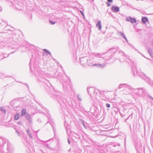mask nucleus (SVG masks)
<instances>
[{"label": "nucleus", "mask_w": 153, "mask_h": 153, "mask_svg": "<svg viewBox=\"0 0 153 153\" xmlns=\"http://www.w3.org/2000/svg\"><path fill=\"white\" fill-rule=\"evenodd\" d=\"M105 53L101 54L100 53H94V55L96 57L98 58V59H102L103 58L105 57L103 56Z\"/></svg>", "instance_id": "9"}, {"label": "nucleus", "mask_w": 153, "mask_h": 153, "mask_svg": "<svg viewBox=\"0 0 153 153\" xmlns=\"http://www.w3.org/2000/svg\"><path fill=\"white\" fill-rule=\"evenodd\" d=\"M80 63L81 64L84 66L87 65L88 58L86 57H84L79 58Z\"/></svg>", "instance_id": "5"}, {"label": "nucleus", "mask_w": 153, "mask_h": 153, "mask_svg": "<svg viewBox=\"0 0 153 153\" xmlns=\"http://www.w3.org/2000/svg\"><path fill=\"white\" fill-rule=\"evenodd\" d=\"M26 131L28 135L29 136V137L31 138H32V136L31 134L30 131L29 130V129H28Z\"/></svg>", "instance_id": "17"}, {"label": "nucleus", "mask_w": 153, "mask_h": 153, "mask_svg": "<svg viewBox=\"0 0 153 153\" xmlns=\"http://www.w3.org/2000/svg\"><path fill=\"white\" fill-rule=\"evenodd\" d=\"M134 92H136L137 95L138 96H140L144 97L147 95V92L144 89L142 88L135 89Z\"/></svg>", "instance_id": "4"}, {"label": "nucleus", "mask_w": 153, "mask_h": 153, "mask_svg": "<svg viewBox=\"0 0 153 153\" xmlns=\"http://www.w3.org/2000/svg\"><path fill=\"white\" fill-rule=\"evenodd\" d=\"M108 2H112L113 0H107Z\"/></svg>", "instance_id": "29"}, {"label": "nucleus", "mask_w": 153, "mask_h": 153, "mask_svg": "<svg viewBox=\"0 0 153 153\" xmlns=\"http://www.w3.org/2000/svg\"><path fill=\"white\" fill-rule=\"evenodd\" d=\"M131 86H129V89H131Z\"/></svg>", "instance_id": "37"}, {"label": "nucleus", "mask_w": 153, "mask_h": 153, "mask_svg": "<svg viewBox=\"0 0 153 153\" xmlns=\"http://www.w3.org/2000/svg\"><path fill=\"white\" fill-rule=\"evenodd\" d=\"M100 93L102 94V93L100 92Z\"/></svg>", "instance_id": "40"}, {"label": "nucleus", "mask_w": 153, "mask_h": 153, "mask_svg": "<svg viewBox=\"0 0 153 153\" xmlns=\"http://www.w3.org/2000/svg\"><path fill=\"white\" fill-rule=\"evenodd\" d=\"M49 22L51 24H52V25H54V24H55L56 23V22H55L52 21L51 20H49Z\"/></svg>", "instance_id": "24"}, {"label": "nucleus", "mask_w": 153, "mask_h": 153, "mask_svg": "<svg viewBox=\"0 0 153 153\" xmlns=\"http://www.w3.org/2000/svg\"><path fill=\"white\" fill-rule=\"evenodd\" d=\"M6 149H5L3 148V145L0 144V153H7L9 152L11 153L12 152V147L10 145L7 144V145Z\"/></svg>", "instance_id": "2"}, {"label": "nucleus", "mask_w": 153, "mask_h": 153, "mask_svg": "<svg viewBox=\"0 0 153 153\" xmlns=\"http://www.w3.org/2000/svg\"><path fill=\"white\" fill-rule=\"evenodd\" d=\"M118 35L119 36H121V37L124 38V39H125L126 41V42H128V40L126 38V37L125 34L123 33L120 31H118Z\"/></svg>", "instance_id": "10"}, {"label": "nucleus", "mask_w": 153, "mask_h": 153, "mask_svg": "<svg viewBox=\"0 0 153 153\" xmlns=\"http://www.w3.org/2000/svg\"><path fill=\"white\" fill-rule=\"evenodd\" d=\"M46 147L48 149L50 150H55V149H54V148H51L48 145H47L46 146Z\"/></svg>", "instance_id": "22"}, {"label": "nucleus", "mask_w": 153, "mask_h": 153, "mask_svg": "<svg viewBox=\"0 0 153 153\" xmlns=\"http://www.w3.org/2000/svg\"><path fill=\"white\" fill-rule=\"evenodd\" d=\"M80 12H81V14H82L83 16H84V14H83V13H82V12L81 11H80Z\"/></svg>", "instance_id": "35"}, {"label": "nucleus", "mask_w": 153, "mask_h": 153, "mask_svg": "<svg viewBox=\"0 0 153 153\" xmlns=\"http://www.w3.org/2000/svg\"><path fill=\"white\" fill-rule=\"evenodd\" d=\"M107 5L108 7H109L111 6V4L108 2L107 3Z\"/></svg>", "instance_id": "28"}, {"label": "nucleus", "mask_w": 153, "mask_h": 153, "mask_svg": "<svg viewBox=\"0 0 153 153\" xmlns=\"http://www.w3.org/2000/svg\"><path fill=\"white\" fill-rule=\"evenodd\" d=\"M96 27H98V29L99 30H100L102 29V25L101 24V22L100 21H99Z\"/></svg>", "instance_id": "14"}, {"label": "nucleus", "mask_w": 153, "mask_h": 153, "mask_svg": "<svg viewBox=\"0 0 153 153\" xmlns=\"http://www.w3.org/2000/svg\"><path fill=\"white\" fill-rule=\"evenodd\" d=\"M108 59L105 58V57L100 59H98L97 63L94 64L93 65V66H96L99 68H103L105 67L106 64L105 61Z\"/></svg>", "instance_id": "1"}, {"label": "nucleus", "mask_w": 153, "mask_h": 153, "mask_svg": "<svg viewBox=\"0 0 153 153\" xmlns=\"http://www.w3.org/2000/svg\"><path fill=\"white\" fill-rule=\"evenodd\" d=\"M92 1H94V0H92Z\"/></svg>", "instance_id": "41"}, {"label": "nucleus", "mask_w": 153, "mask_h": 153, "mask_svg": "<svg viewBox=\"0 0 153 153\" xmlns=\"http://www.w3.org/2000/svg\"><path fill=\"white\" fill-rule=\"evenodd\" d=\"M52 94H54V93L53 92Z\"/></svg>", "instance_id": "42"}, {"label": "nucleus", "mask_w": 153, "mask_h": 153, "mask_svg": "<svg viewBox=\"0 0 153 153\" xmlns=\"http://www.w3.org/2000/svg\"><path fill=\"white\" fill-rule=\"evenodd\" d=\"M52 128H53V131H54V127H53V126H52Z\"/></svg>", "instance_id": "38"}, {"label": "nucleus", "mask_w": 153, "mask_h": 153, "mask_svg": "<svg viewBox=\"0 0 153 153\" xmlns=\"http://www.w3.org/2000/svg\"><path fill=\"white\" fill-rule=\"evenodd\" d=\"M106 106H107V108H110V104H106Z\"/></svg>", "instance_id": "26"}, {"label": "nucleus", "mask_w": 153, "mask_h": 153, "mask_svg": "<svg viewBox=\"0 0 153 153\" xmlns=\"http://www.w3.org/2000/svg\"><path fill=\"white\" fill-rule=\"evenodd\" d=\"M26 117L27 119L28 120L30 123H31L32 121V119L30 115L28 114H27L26 115Z\"/></svg>", "instance_id": "15"}, {"label": "nucleus", "mask_w": 153, "mask_h": 153, "mask_svg": "<svg viewBox=\"0 0 153 153\" xmlns=\"http://www.w3.org/2000/svg\"><path fill=\"white\" fill-rule=\"evenodd\" d=\"M75 134H76L77 136H78V135L76 133H75Z\"/></svg>", "instance_id": "39"}, {"label": "nucleus", "mask_w": 153, "mask_h": 153, "mask_svg": "<svg viewBox=\"0 0 153 153\" xmlns=\"http://www.w3.org/2000/svg\"><path fill=\"white\" fill-rule=\"evenodd\" d=\"M82 125H83V126L85 128H86V127L85 126V124H84V123L83 122V123H82Z\"/></svg>", "instance_id": "32"}, {"label": "nucleus", "mask_w": 153, "mask_h": 153, "mask_svg": "<svg viewBox=\"0 0 153 153\" xmlns=\"http://www.w3.org/2000/svg\"><path fill=\"white\" fill-rule=\"evenodd\" d=\"M77 97L80 101H81L82 100V99L81 98L80 96L79 95H78Z\"/></svg>", "instance_id": "25"}, {"label": "nucleus", "mask_w": 153, "mask_h": 153, "mask_svg": "<svg viewBox=\"0 0 153 153\" xmlns=\"http://www.w3.org/2000/svg\"><path fill=\"white\" fill-rule=\"evenodd\" d=\"M19 118V114H17L15 115L14 117L15 120H18Z\"/></svg>", "instance_id": "21"}, {"label": "nucleus", "mask_w": 153, "mask_h": 153, "mask_svg": "<svg viewBox=\"0 0 153 153\" xmlns=\"http://www.w3.org/2000/svg\"><path fill=\"white\" fill-rule=\"evenodd\" d=\"M148 21L147 18L144 17L142 19V22L143 23H145L146 22Z\"/></svg>", "instance_id": "16"}, {"label": "nucleus", "mask_w": 153, "mask_h": 153, "mask_svg": "<svg viewBox=\"0 0 153 153\" xmlns=\"http://www.w3.org/2000/svg\"><path fill=\"white\" fill-rule=\"evenodd\" d=\"M140 76L142 78L148 81L149 79V78L146 76V75L144 73H142L140 75Z\"/></svg>", "instance_id": "12"}, {"label": "nucleus", "mask_w": 153, "mask_h": 153, "mask_svg": "<svg viewBox=\"0 0 153 153\" xmlns=\"http://www.w3.org/2000/svg\"><path fill=\"white\" fill-rule=\"evenodd\" d=\"M21 112H22V115L23 116V115H25V114L26 113V110L25 109H22Z\"/></svg>", "instance_id": "18"}, {"label": "nucleus", "mask_w": 153, "mask_h": 153, "mask_svg": "<svg viewBox=\"0 0 153 153\" xmlns=\"http://www.w3.org/2000/svg\"><path fill=\"white\" fill-rule=\"evenodd\" d=\"M0 110L4 114H5L6 113V110L1 107H0Z\"/></svg>", "instance_id": "20"}, {"label": "nucleus", "mask_w": 153, "mask_h": 153, "mask_svg": "<svg viewBox=\"0 0 153 153\" xmlns=\"http://www.w3.org/2000/svg\"><path fill=\"white\" fill-rule=\"evenodd\" d=\"M18 124L20 125H22V123L21 122H19Z\"/></svg>", "instance_id": "33"}, {"label": "nucleus", "mask_w": 153, "mask_h": 153, "mask_svg": "<svg viewBox=\"0 0 153 153\" xmlns=\"http://www.w3.org/2000/svg\"><path fill=\"white\" fill-rule=\"evenodd\" d=\"M126 20L128 22H130L132 23H136L137 22V21L135 19L132 18L130 16L127 17Z\"/></svg>", "instance_id": "8"}, {"label": "nucleus", "mask_w": 153, "mask_h": 153, "mask_svg": "<svg viewBox=\"0 0 153 153\" xmlns=\"http://www.w3.org/2000/svg\"><path fill=\"white\" fill-rule=\"evenodd\" d=\"M68 143L69 144H70L71 143V142H70V141H69L68 138Z\"/></svg>", "instance_id": "30"}, {"label": "nucleus", "mask_w": 153, "mask_h": 153, "mask_svg": "<svg viewBox=\"0 0 153 153\" xmlns=\"http://www.w3.org/2000/svg\"><path fill=\"white\" fill-rule=\"evenodd\" d=\"M2 141V140L1 139H0V143H1V142Z\"/></svg>", "instance_id": "36"}, {"label": "nucleus", "mask_w": 153, "mask_h": 153, "mask_svg": "<svg viewBox=\"0 0 153 153\" xmlns=\"http://www.w3.org/2000/svg\"><path fill=\"white\" fill-rule=\"evenodd\" d=\"M1 11V10H0V11Z\"/></svg>", "instance_id": "43"}, {"label": "nucleus", "mask_w": 153, "mask_h": 153, "mask_svg": "<svg viewBox=\"0 0 153 153\" xmlns=\"http://www.w3.org/2000/svg\"><path fill=\"white\" fill-rule=\"evenodd\" d=\"M16 131L17 133V134H18V135H19V132L18 131H17V130Z\"/></svg>", "instance_id": "34"}, {"label": "nucleus", "mask_w": 153, "mask_h": 153, "mask_svg": "<svg viewBox=\"0 0 153 153\" xmlns=\"http://www.w3.org/2000/svg\"><path fill=\"white\" fill-rule=\"evenodd\" d=\"M111 10L114 12H117L119 11V8L118 7L113 6L111 7Z\"/></svg>", "instance_id": "13"}, {"label": "nucleus", "mask_w": 153, "mask_h": 153, "mask_svg": "<svg viewBox=\"0 0 153 153\" xmlns=\"http://www.w3.org/2000/svg\"><path fill=\"white\" fill-rule=\"evenodd\" d=\"M23 4L21 3H16L13 5V7L19 10H21L23 8Z\"/></svg>", "instance_id": "6"}, {"label": "nucleus", "mask_w": 153, "mask_h": 153, "mask_svg": "<svg viewBox=\"0 0 153 153\" xmlns=\"http://www.w3.org/2000/svg\"><path fill=\"white\" fill-rule=\"evenodd\" d=\"M125 85V84H120V85L119 86V88H121L122 87V86L123 85Z\"/></svg>", "instance_id": "27"}, {"label": "nucleus", "mask_w": 153, "mask_h": 153, "mask_svg": "<svg viewBox=\"0 0 153 153\" xmlns=\"http://www.w3.org/2000/svg\"><path fill=\"white\" fill-rule=\"evenodd\" d=\"M149 97L152 100H153V97H152L151 96H149Z\"/></svg>", "instance_id": "31"}, {"label": "nucleus", "mask_w": 153, "mask_h": 153, "mask_svg": "<svg viewBox=\"0 0 153 153\" xmlns=\"http://www.w3.org/2000/svg\"><path fill=\"white\" fill-rule=\"evenodd\" d=\"M148 51L149 53V54H150V56L152 57V56H153V53H152V49L151 48H149L148 49Z\"/></svg>", "instance_id": "19"}, {"label": "nucleus", "mask_w": 153, "mask_h": 153, "mask_svg": "<svg viewBox=\"0 0 153 153\" xmlns=\"http://www.w3.org/2000/svg\"><path fill=\"white\" fill-rule=\"evenodd\" d=\"M43 51H45V52L46 53H48L50 55H51V53L50 52H49V51L48 50H47L46 49H43Z\"/></svg>", "instance_id": "23"}, {"label": "nucleus", "mask_w": 153, "mask_h": 153, "mask_svg": "<svg viewBox=\"0 0 153 153\" xmlns=\"http://www.w3.org/2000/svg\"><path fill=\"white\" fill-rule=\"evenodd\" d=\"M87 91L88 94L92 97H95L98 91L93 87L88 88Z\"/></svg>", "instance_id": "3"}, {"label": "nucleus", "mask_w": 153, "mask_h": 153, "mask_svg": "<svg viewBox=\"0 0 153 153\" xmlns=\"http://www.w3.org/2000/svg\"><path fill=\"white\" fill-rule=\"evenodd\" d=\"M118 50L119 53L120 54H122L123 56H124L128 59H129V60L130 61L131 63L133 62V61L131 60L129 58V57L128 56H127L126 55H125L124 53L122 51H120L119 49H118V50H117V51H118ZM126 61L128 63H129L128 60H126Z\"/></svg>", "instance_id": "7"}, {"label": "nucleus", "mask_w": 153, "mask_h": 153, "mask_svg": "<svg viewBox=\"0 0 153 153\" xmlns=\"http://www.w3.org/2000/svg\"><path fill=\"white\" fill-rule=\"evenodd\" d=\"M87 65L89 66H93V59H88Z\"/></svg>", "instance_id": "11"}]
</instances>
